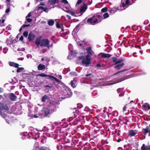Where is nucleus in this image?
Masks as SVG:
<instances>
[{
  "mask_svg": "<svg viewBox=\"0 0 150 150\" xmlns=\"http://www.w3.org/2000/svg\"><path fill=\"white\" fill-rule=\"evenodd\" d=\"M50 41L48 39H42L41 40L40 46L46 47L49 49L50 47Z\"/></svg>",
  "mask_w": 150,
  "mask_h": 150,
  "instance_id": "obj_1",
  "label": "nucleus"
},
{
  "mask_svg": "<svg viewBox=\"0 0 150 150\" xmlns=\"http://www.w3.org/2000/svg\"><path fill=\"white\" fill-rule=\"evenodd\" d=\"M98 17H100L101 18H102L101 16L99 15L94 16L88 19L87 21V23L91 25H94V23H93V20L95 18H97Z\"/></svg>",
  "mask_w": 150,
  "mask_h": 150,
  "instance_id": "obj_2",
  "label": "nucleus"
},
{
  "mask_svg": "<svg viewBox=\"0 0 150 150\" xmlns=\"http://www.w3.org/2000/svg\"><path fill=\"white\" fill-rule=\"evenodd\" d=\"M41 102L42 103H51V101L50 100V98L47 95L43 96L42 98Z\"/></svg>",
  "mask_w": 150,
  "mask_h": 150,
  "instance_id": "obj_3",
  "label": "nucleus"
},
{
  "mask_svg": "<svg viewBox=\"0 0 150 150\" xmlns=\"http://www.w3.org/2000/svg\"><path fill=\"white\" fill-rule=\"evenodd\" d=\"M112 62L113 63H115V65L120 63L121 62L125 61L124 59H120L117 60V58L115 57H113L112 58Z\"/></svg>",
  "mask_w": 150,
  "mask_h": 150,
  "instance_id": "obj_4",
  "label": "nucleus"
},
{
  "mask_svg": "<svg viewBox=\"0 0 150 150\" xmlns=\"http://www.w3.org/2000/svg\"><path fill=\"white\" fill-rule=\"evenodd\" d=\"M8 98L12 101H16L17 99V96L13 93H10L7 94Z\"/></svg>",
  "mask_w": 150,
  "mask_h": 150,
  "instance_id": "obj_5",
  "label": "nucleus"
},
{
  "mask_svg": "<svg viewBox=\"0 0 150 150\" xmlns=\"http://www.w3.org/2000/svg\"><path fill=\"white\" fill-rule=\"evenodd\" d=\"M35 35L32 32H30L28 34V39L29 41H33L35 37Z\"/></svg>",
  "mask_w": 150,
  "mask_h": 150,
  "instance_id": "obj_6",
  "label": "nucleus"
},
{
  "mask_svg": "<svg viewBox=\"0 0 150 150\" xmlns=\"http://www.w3.org/2000/svg\"><path fill=\"white\" fill-rule=\"evenodd\" d=\"M60 142V143L64 144L69 142V140L66 137L62 138L59 140Z\"/></svg>",
  "mask_w": 150,
  "mask_h": 150,
  "instance_id": "obj_7",
  "label": "nucleus"
},
{
  "mask_svg": "<svg viewBox=\"0 0 150 150\" xmlns=\"http://www.w3.org/2000/svg\"><path fill=\"white\" fill-rule=\"evenodd\" d=\"M42 37L41 36H39V37H38L35 42V44L38 46H39V45L40 46L41 44V42L42 40Z\"/></svg>",
  "mask_w": 150,
  "mask_h": 150,
  "instance_id": "obj_8",
  "label": "nucleus"
},
{
  "mask_svg": "<svg viewBox=\"0 0 150 150\" xmlns=\"http://www.w3.org/2000/svg\"><path fill=\"white\" fill-rule=\"evenodd\" d=\"M87 8V5L86 3H83V5L80 8V13H84Z\"/></svg>",
  "mask_w": 150,
  "mask_h": 150,
  "instance_id": "obj_9",
  "label": "nucleus"
},
{
  "mask_svg": "<svg viewBox=\"0 0 150 150\" xmlns=\"http://www.w3.org/2000/svg\"><path fill=\"white\" fill-rule=\"evenodd\" d=\"M86 50L87 52V53L88 55H91L93 54H94V53L92 50L91 48V47H87L86 48Z\"/></svg>",
  "mask_w": 150,
  "mask_h": 150,
  "instance_id": "obj_10",
  "label": "nucleus"
},
{
  "mask_svg": "<svg viewBox=\"0 0 150 150\" xmlns=\"http://www.w3.org/2000/svg\"><path fill=\"white\" fill-rule=\"evenodd\" d=\"M99 55H100L101 57L103 58H109L112 56V55L109 54H105L103 53H100Z\"/></svg>",
  "mask_w": 150,
  "mask_h": 150,
  "instance_id": "obj_11",
  "label": "nucleus"
},
{
  "mask_svg": "<svg viewBox=\"0 0 150 150\" xmlns=\"http://www.w3.org/2000/svg\"><path fill=\"white\" fill-rule=\"evenodd\" d=\"M142 109L145 110H148L150 109V106L147 103H144L142 106Z\"/></svg>",
  "mask_w": 150,
  "mask_h": 150,
  "instance_id": "obj_12",
  "label": "nucleus"
},
{
  "mask_svg": "<svg viewBox=\"0 0 150 150\" xmlns=\"http://www.w3.org/2000/svg\"><path fill=\"white\" fill-rule=\"evenodd\" d=\"M116 64L117 65L115 66L114 67L115 69L119 70L124 66V63L123 62H121L120 63H119Z\"/></svg>",
  "mask_w": 150,
  "mask_h": 150,
  "instance_id": "obj_13",
  "label": "nucleus"
},
{
  "mask_svg": "<svg viewBox=\"0 0 150 150\" xmlns=\"http://www.w3.org/2000/svg\"><path fill=\"white\" fill-rule=\"evenodd\" d=\"M82 63L83 64H85L86 66L87 67L88 65L91 64V62H89L86 59L84 58L82 60Z\"/></svg>",
  "mask_w": 150,
  "mask_h": 150,
  "instance_id": "obj_14",
  "label": "nucleus"
},
{
  "mask_svg": "<svg viewBox=\"0 0 150 150\" xmlns=\"http://www.w3.org/2000/svg\"><path fill=\"white\" fill-rule=\"evenodd\" d=\"M43 112L46 115H48L50 113V110L47 108H44L43 109Z\"/></svg>",
  "mask_w": 150,
  "mask_h": 150,
  "instance_id": "obj_15",
  "label": "nucleus"
},
{
  "mask_svg": "<svg viewBox=\"0 0 150 150\" xmlns=\"http://www.w3.org/2000/svg\"><path fill=\"white\" fill-rule=\"evenodd\" d=\"M136 134L134 130L132 129L129 131L128 133V135L130 137H132L135 136Z\"/></svg>",
  "mask_w": 150,
  "mask_h": 150,
  "instance_id": "obj_16",
  "label": "nucleus"
},
{
  "mask_svg": "<svg viewBox=\"0 0 150 150\" xmlns=\"http://www.w3.org/2000/svg\"><path fill=\"white\" fill-rule=\"evenodd\" d=\"M141 150H150V146H146L145 144H143L141 147Z\"/></svg>",
  "mask_w": 150,
  "mask_h": 150,
  "instance_id": "obj_17",
  "label": "nucleus"
},
{
  "mask_svg": "<svg viewBox=\"0 0 150 150\" xmlns=\"http://www.w3.org/2000/svg\"><path fill=\"white\" fill-rule=\"evenodd\" d=\"M141 150H150V146H146L145 144H143L141 147Z\"/></svg>",
  "mask_w": 150,
  "mask_h": 150,
  "instance_id": "obj_18",
  "label": "nucleus"
},
{
  "mask_svg": "<svg viewBox=\"0 0 150 150\" xmlns=\"http://www.w3.org/2000/svg\"><path fill=\"white\" fill-rule=\"evenodd\" d=\"M9 64L11 66L14 67L16 68H18V67L19 64L14 62H9Z\"/></svg>",
  "mask_w": 150,
  "mask_h": 150,
  "instance_id": "obj_19",
  "label": "nucleus"
},
{
  "mask_svg": "<svg viewBox=\"0 0 150 150\" xmlns=\"http://www.w3.org/2000/svg\"><path fill=\"white\" fill-rule=\"evenodd\" d=\"M45 66L42 64H40L38 66V69L39 70H41L45 69Z\"/></svg>",
  "mask_w": 150,
  "mask_h": 150,
  "instance_id": "obj_20",
  "label": "nucleus"
},
{
  "mask_svg": "<svg viewBox=\"0 0 150 150\" xmlns=\"http://www.w3.org/2000/svg\"><path fill=\"white\" fill-rule=\"evenodd\" d=\"M40 9L43 10L44 11L47 13L48 11V8L47 7H44L42 6L38 7L37 9L39 10Z\"/></svg>",
  "mask_w": 150,
  "mask_h": 150,
  "instance_id": "obj_21",
  "label": "nucleus"
},
{
  "mask_svg": "<svg viewBox=\"0 0 150 150\" xmlns=\"http://www.w3.org/2000/svg\"><path fill=\"white\" fill-rule=\"evenodd\" d=\"M35 150H50L49 148L45 147H37Z\"/></svg>",
  "mask_w": 150,
  "mask_h": 150,
  "instance_id": "obj_22",
  "label": "nucleus"
},
{
  "mask_svg": "<svg viewBox=\"0 0 150 150\" xmlns=\"http://www.w3.org/2000/svg\"><path fill=\"white\" fill-rule=\"evenodd\" d=\"M49 78L51 79L53 81L54 80H55L56 82L59 84L61 82L59 80L53 76H49Z\"/></svg>",
  "mask_w": 150,
  "mask_h": 150,
  "instance_id": "obj_23",
  "label": "nucleus"
},
{
  "mask_svg": "<svg viewBox=\"0 0 150 150\" xmlns=\"http://www.w3.org/2000/svg\"><path fill=\"white\" fill-rule=\"evenodd\" d=\"M48 2L52 5L58 3L59 1L58 0H48Z\"/></svg>",
  "mask_w": 150,
  "mask_h": 150,
  "instance_id": "obj_24",
  "label": "nucleus"
},
{
  "mask_svg": "<svg viewBox=\"0 0 150 150\" xmlns=\"http://www.w3.org/2000/svg\"><path fill=\"white\" fill-rule=\"evenodd\" d=\"M79 121V118H77L74 120L72 122V124L74 125H76L78 124V122Z\"/></svg>",
  "mask_w": 150,
  "mask_h": 150,
  "instance_id": "obj_25",
  "label": "nucleus"
},
{
  "mask_svg": "<svg viewBox=\"0 0 150 150\" xmlns=\"http://www.w3.org/2000/svg\"><path fill=\"white\" fill-rule=\"evenodd\" d=\"M54 23V21L52 20H50L47 21V24L50 26L53 25Z\"/></svg>",
  "mask_w": 150,
  "mask_h": 150,
  "instance_id": "obj_26",
  "label": "nucleus"
},
{
  "mask_svg": "<svg viewBox=\"0 0 150 150\" xmlns=\"http://www.w3.org/2000/svg\"><path fill=\"white\" fill-rule=\"evenodd\" d=\"M0 115L4 118H6L7 116V114L2 112L1 110H0Z\"/></svg>",
  "mask_w": 150,
  "mask_h": 150,
  "instance_id": "obj_27",
  "label": "nucleus"
},
{
  "mask_svg": "<svg viewBox=\"0 0 150 150\" xmlns=\"http://www.w3.org/2000/svg\"><path fill=\"white\" fill-rule=\"evenodd\" d=\"M56 26L58 28H61L62 27H63V25L58 22L56 24Z\"/></svg>",
  "mask_w": 150,
  "mask_h": 150,
  "instance_id": "obj_28",
  "label": "nucleus"
},
{
  "mask_svg": "<svg viewBox=\"0 0 150 150\" xmlns=\"http://www.w3.org/2000/svg\"><path fill=\"white\" fill-rule=\"evenodd\" d=\"M149 129V128L148 127H147L146 129H143V130L144 131V134H146L148 132Z\"/></svg>",
  "mask_w": 150,
  "mask_h": 150,
  "instance_id": "obj_29",
  "label": "nucleus"
},
{
  "mask_svg": "<svg viewBox=\"0 0 150 150\" xmlns=\"http://www.w3.org/2000/svg\"><path fill=\"white\" fill-rule=\"evenodd\" d=\"M38 75V76H41V77H46V76H48L49 77L48 79H50L49 78V76H51V75H47L44 73H41L40 74H39Z\"/></svg>",
  "mask_w": 150,
  "mask_h": 150,
  "instance_id": "obj_30",
  "label": "nucleus"
},
{
  "mask_svg": "<svg viewBox=\"0 0 150 150\" xmlns=\"http://www.w3.org/2000/svg\"><path fill=\"white\" fill-rule=\"evenodd\" d=\"M79 26H80V25H79V24L77 25L75 27V28L74 29V30H73V32H74V33H76V32H78V28L79 27Z\"/></svg>",
  "mask_w": 150,
  "mask_h": 150,
  "instance_id": "obj_31",
  "label": "nucleus"
},
{
  "mask_svg": "<svg viewBox=\"0 0 150 150\" xmlns=\"http://www.w3.org/2000/svg\"><path fill=\"white\" fill-rule=\"evenodd\" d=\"M74 81H71L70 83H71V86L74 88H75L76 87L75 83L74 82Z\"/></svg>",
  "mask_w": 150,
  "mask_h": 150,
  "instance_id": "obj_32",
  "label": "nucleus"
},
{
  "mask_svg": "<svg viewBox=\"0 0 150 150\" xmlns=\"http://www.w3.org/2000/svg\"><path fill=\"white\" fill-rule=\"evenodd\" d=\"M108 10V8L107 7H104L101 9V11L102 12L105 13Z\"/></svg>",
  "mask_w": 150,
  "mask_h": 150,
  "instance_id": "obj_33",
  "label": "nucleus"
},
{
  "mask_svg": "<svg viewBox=\"0 0 150 150\" xmlns=\"http://www.w3.org/2000/svg\"><path fill=\"white\" fill-rule=\"evenodd\" d=\"M24 69V68L23 67L18 68V69L16 71L17 73L21 72Z\"/></svg>",
  "mask_w": 150,
  "mask_h": 150,
  "instance_id": "obj_34",
  "label": "nucleus"
},
{
  "mask_svg": "<svg viewBox=\"0 0 150 150\" xmlns=\"http://www.w3.org/2000/svg\"><path fill=\"white\" fill-rule=\"evenodd\" d=\"M28 31H25L23 33V35L25 37H27L28 36Z\"/></svg>",
  "mask_w": 150,
  "mask_h": 150,
  "instance_id": "obj_35",
  "label": "nucleus"
},
{
  "mask_svg": "<svg viewBox=\"0 0 150 150\" xmlns=\"http://www.w3.org/2000/svg\"><path fill=\"white\" fill-rule=\"evenodd\" d=\"M86 59L89 62H91V58L90 57V55H87L86 56Z\"/></svg>",
  "mask_w": 150,
  "mask_h": 150,
  "instance_id": "obj_36",
  "label": "nucleus"
},
{
  "mask_svg": "<svg viewBox=\"0 0 150 150\" xmlns=\"http://www.w3.org/2000/svg\"><path fill=\"white\" fill-rule=\"evenodd\" d=\"M103 16L104 18H106L108 17L109 16L108 13H105L103 14Z\"/></svg>",
  "mask_w": 150,
  "mask_h": 150,
  "instance_id": "obj_37",
  "label": "nucleus"
},
{
  "mask_svg": "<svg viewBox=\"0 0 150 150\" xmlns=\"http://www.w3.org/2000/svg\"><path fill=\"white\" fill-rule=\"evenodd\" d=\"M62 146L60 144H59L57 146V149L59 150L62 149Z\"/></svg>",
  "mask_w": 150,
  "mask_h": 150,
  "instance_id": "obj_38",
  "label": "nucleus"
},
{
  "mask_svg": "<svg viewBox=\"0 0 150 150\" xmlns=\"http://www.w3.org/2000/svg\"><path fill=\"white\" fill-rule=\"evenodd\" d=\"M128 70V69H124L121 71H118L117 72L114 74V75H116L117 74H118L119 73H120L122 71H127Z\"/></svg>",
  "mask_w": 150,
  "mask_h": 150,
  "instance_id": "obj_39",
  "label": "nucleus"
},
{
  "mask_svg": "<svg viewBox=\"0 0 150 150\" xmlns=\"http://www.w3.org/2000/svg\"><path fill=\"white\" fill-rule=\"evenodd\" d=\"M61 2L64 3V4H67L68 3V1L67 0H62Z\"/></svg>",
  "mask_w": 150,
  "mask_h": 150,
  "instance_id": "obj_40",
  "label": "nucleus"
},
{
  "mask_svg": "<svg viewBox=\"0 0 150 150\" xmlns=\"http://www.w3.org/2000/svg\"><path fill=\"white\" fill-rule=\"evenodd\" d=\"M82 107L83 105L81 104L80 103L77 104V107L78 108H81Z\"/></svg>",
  "mask_w": 150,
  "mask_h": 150,
  "instance_id": "obj_41",
  "label": "nucleus"
},
{
  "mask_svg": "<svg viewBox=\"0 0 150 150\" xmlns=\"http://www.w3.org/2000/svg\"><path fill=\"white\" fill-rule=\"evenodd\" d=\"M68 13H69L70 14H71L72 16H75V13L74 12L69 11H68Z\"/></svg>",
  "mask_w": 150,
  "mask_h": 150,
  "instance_id": "obj_42",
  "label": "nucleus"
},
{
  "mask_svg": "<svg viewBox=\"0 0 150 150\" xmlns=\"http://www.w3.org/2000/svg\"><path fill=\"white\" fill-rule=\"evenodd\" d=\"M73 119V118L72 117H70L69 119L67 120L68 122H70L72 121Z\"/></svg>",
  "mask_w": 150,
  "mask_h": 150,
  "instance_id": "obj_43",
  "label": "nucleus"
},
{
  "mask_svg": "<svg viewBox=\"0 0 150 150\" xmlns=\"http://www.w3.org/2000/svg\"><path fill=\"white\" fill-rule=\"evenodd\" d=\"M77 58L79 60H81V59L83 60V59H84V56H80V57H79Z\"/></svg>",
  "mask_w": 150,
  "mask_h": 150,
  "instance_id": "obj_44",
  "label": "nucleus"
},
{
  "mask_svg": "<svg viewBox=\"0 0 150 150\" xmlns=\"http://www.w3.org/2000/svg\"><path fill=\"white\" fill-rule=\"evenodd\" d=\"M83 2V1L82 0H79L78 1L76 4L78 5H79L81 4Z\"/></svg>",
  "mask_w": 150,
  "mask_h": 150,
  "instance_id": "obj_45",
  "label": "nucleus"
},
{
  "mask_svg": "<svg viewBox=\"0 0 150 150\" xmlns=\"http://www.w3.org/2000/svg\"><path fill=\"white\" fill-rule=\"evenodd\" d=\"M127 121H128V120H126V119H124L123 120V123L124 124L127 125Z\"/></svg>",
  "mask_w": 150,
  "mask_h": 150,
  "instance_id": "obj_46",
  "label": "nucleus"
},
{
  "mask_svg": "<svg viewBox=\"0 0 150 150\" xmlns=\"http://www.w3.org/2000/svg\"><path fill=\"white\" fill-rule=\"evenodd\" d=\"M98 19L97 18H96L95 20H93V23H94V25L96 23H97L98 22Z\"/></svg>",
  "mask_w": 150,
  "mask_h": 150,
  "instance_id": "obj_47",
  "label": "nucleus"
},
{
  "mask_svg": "<svg viewBox=\"0 0 150 150\" xmlns=\"http://www.w3.org/2000/svg\"><path fill=\"white\" fill-rule=\"evenodd\" d=\"M26 20H27V22H28V23H30L32 21V19L29 18L27 19Z\"/></svg>",
  "mask_w": 150,
  "mask_h": 150,
  "instance_id": "obj_48",
  "label": "nucleus"
},
{
  "mask_svg": "<svg viewBox=\"0 0 150 150\" xmlns=\"http://www.w3.org/2000/svg\"><path fill=\"white\" fill-rule=\"evenodd\" d=\"M47 51V50L45 49H42V50L41 52L42 53H45Z\"/></svg>",
  "mask_w": 150,
  "mask_h": 150,
  "instance_id": "obj_49",
  "label": "nucleus"
},
{
  "mask_svg": "<svg viewBox=\"0 0 150 150\" xmlns=\"http://www.w3.org/2000/svg\"><path fill=\"white\" fill-rule=\"evenodd\" d=\"M52 87V86H50L49 84L44 86V87H49V88H51Z\"/></svg>",
  "mask_w": 150,
  "mask_h": 150,
  "instance_id": "obj_50",
  "label": "nucleus"
},
{
  "mask_svg": "<svg viewBox=\"0 0 150 150\" xmlns=\"http://www.w3.org/2000/svg\"><path fill=\"white\" fill-rule=\"evenodd\" d=\"M10 9L9 8H7L6 10V13H8L10 12Z\"/></svg>",
  "mask_w": 150,
  "mask_h": 150,
  "instance_id": "obj_51",
  "label": "nucleus"
},
{
  "mask_svg": "<svg viewBox=\"0 0 150 150\" xmlns=\"http://www.w3.org/2000/svg\"><path fill=\"white\" fill-rule=\"evenodd\" d=\"M129 0H126L125 1V4L127 5H129Z\"/></svg>",
  "mask_w": 150,
  "mask_h": 150,
  "instance_id": "obj_52",
  "label": "nucleus"
},
{
  "mask_svg": "<svg viewBox=\"0 0 150 150\" xmlns=\"http://www.w3.org/2000/svg\"><path fill=\"white\" fill-rule=\"evenodd\" d=\"M23 40V35H21L20 38L19 40L22 41Z\"/></svg>",
  "mask_w": 150,
  "mask_h": 150,
  "instance_id": "obj_53",
  "label": "nucleus"
},
{
  "mask_svg": "<svg viewBox=\"0 0 150 150\" xmlns=\"http://www.w3.org/2000/svg\"><path fill=\"white\" fill-rule=\"evenodd\" d=\"M74 113L78 114V110L77 109H76L75 111L73 112Z\"/></svg>",
  "mask_w": 150,
  "mask_h": 150,
  "instance_id": "obj_54",
  "label": "nucleus"
},
{
  "mask_svg": "<svg viewBox=\"0 0 150 150\" xmlns=\"http://www.w3.org/2000/svg\"><path fill=\"white\" fill-rule=\"evenodd\" d=\"M66 17L69 19H70L71 18V16L69 15H67L66 16Z\"/></svg>",
  "mask_w": 150,
  "mask_h": 150,
  "instance_id": "obj_55",
  "label": "nucleus"
},
{
  "mask_svg": "<svg viewBox=\"0 0 150 150\" xmlns=\"http://www.w3.org/2000/svg\"><path fill=\"white\" fill-rule=\"evenodd\" d=\"M71 74H72V75L74 76H76V73L75 72H73V73H71Z\"/></svg>",
  "mask_w": 150,
  "mask_h": 150,
  "instance_id": "obj_56",
  "label": "nucleus"
},
{
  "mask_svg": "<svg viewBox=\"0 0 150 150\" xmlns=\"http://www.w3.org/2000/svg\"><path fill=\"white\" fill-rule=\"evenodd\" d=\"M99 122L98 121H97V122L95 121L93 122V123L96 125H98V124Z\"/></svg>",
  "mask_w": 150,
  "mask_h": 150,
  "instance_id": "obj_57",
  "label": "nucleus"
},
{
  "mask_svg": "<svg viewBox=\"0 0 150 150\" xmlns=\"http://www.w3.org/2000/svg\"><path fill=\"white\" fill-rule=\"evenodd\" d=\"M96 67H101V65L100 64H98L96 65Z\"/></svg>",
  "mask_w": 150,
  "mask_h": 150,
  "instance_id": "obj_58",
  "label": "nucleus"
},
{
  "mask_svg": "<svg viewBox=\"0 0 150 150\" xmlns=\"http://www.w3.org/2000/svg\"><path fill=\"white\" fill-rule=\"evenodd\" d=\"M121 6L122 7H125L126 5L124 3H123L121 4Z\"/></svg>",
  "mask_w": 150,
  "mask_h": 150,
  "instance_id": "obj_59",
  "label": "nucleus"
},
{
  "mask_svg": "<svg viewBox=\"0 0 150 150\" xmlns=\"http://www.w3.org/2000/svg\"><path fill=\"white\" fill-rule=\"evenodd\" d=\"M126 106H125L123 108V111H125L126 110Z\"/></svg>",
  "mask_w": 150,
  "mask_h": 150,
  "instance_id": "obj_60",
  "label": "nucleus"
},
{
  "mask_svg": "<svg viewBox=\"0 0 150 150\" xmlns=\"http://www.w3.org/2000/svg\"><path fill=\"white\" fill-rule=\"evenodd\" d=\"M5 21V19H3L1 21V20H0V23L1 24V22L2 23H4Z\"/></svg>",
  "mask_w": 150,
  "mask_h": 150,
  "instance_id": "obj_61",
  "label": "nucleus"
},
{
  "mask_svg": "<svg viewBox=\"0 0 150 150\" xmlns=\"http://www.w3.org/2000/svg\"><path fill=\"white\" fill-rule=\"evenodd\" d=\"M91 74H92L91 73H90L89 74H87L85 76H86L88 77V76H91Z\"/></svg>",
  "mask_w": 150,
  "mask_h": 150,
  "instance_id": "obj_62",
  "label": "nucleus"
},
{
  "mask_svg": "<svg viewBox=\"0 0 150 150\" xmlns=\"http://www.w3.org/2000/svg\"><path fill=\"white\" fill-rule=\"evenodd\" d=\"M31 16V13H29L28 14L27 17H30Z\"/></svg>",
  "mask_w": 150,
  "mask_h": 150,
  "instance_id": "obj_63",
  "label": "nucleus"
},
{
  "mask_svg": "<svg viewBox=\"0 0 150 150\" xmlns=\"http://www.w3.org/2000/svg\"><path fill=\"white\" fill-rule=\"evenodd\" d=\"M121 141V139L120 138L118 139L117 140V142H120Z\"/></svg>",
  "mask_w": 150,
  "mask_h": 150,
  "instance_id": "obj_64",
  "label": "nucleus"
}]
</instances>
